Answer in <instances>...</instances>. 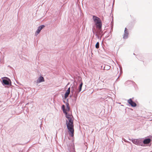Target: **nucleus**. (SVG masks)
I'll use <instances>...</instances> for the list:
<instances>
[{"label":"nucleus","mask_w":152,"mask_h":152,"mask_svg":"<svg viewBox=\"0 0 152 152\" xmlns=\"http://www.w3.org/2000/svg\"><path fill=\"white\" fill-rule=\"evenodd\" d=\"M45 27V26L44 25H42L40 26H39L37 31L36 34L37 33V34H39L41 30Z\"/></svg>","instance_id":"5"},{"label":"nucleus","mask_w":152,"mask_h":152,"mask_svg":"<svg viewBox=\"0 0 152 152\" xmlns=\"http://www.w3.org/2000/svg\"><path fill=\"white\" fill-rule=\"evenodd\" d=\"M93 19L96 25L97 29L96 34L98 35H100L102 33V24L101 20L100 18L94 15L93 16Z\"/></svg>","instance_id":"1"},{"label":"nucleus","mask_w":152,"mask_h":152,"mask_svg":"<svg viewBox=\"0 0 152 152\" xmlns=\"http://www.w3.org/2000/svg\"><path fill=\"white\" fill-rule=\"evenodd\" d=\"M45 80L44 77L42 76L40 77L37 81V83H38L42 82H44Z\"/></svg>","instance_id":"4"},{"label":"nucleus","mask_w":152,"mask_h":152,"mask_svg":"<svg viewBox=\"0 0 152 152\" xmlns=\"http://www.w3.org/2000/svg\"><path fill=\"white\" fill-rule=\"evenodd\" d=\"M128 102L130 104H136L133 102L131 99L128 100Z\"/></svg>","instance_id":"7"},{"label":"nucleus","mask_w":152,"mask_h":152,"mask_svg":"<svg viewBox=\"0 0 152 152\" xmlns=\"http://www.w3.org/2000/svg\"><path fill=\"white\" fill-rule=\"evenodd\" d=\"M110 68V66L108 65L105 66L104 67V69L108 70Z\"/></svg>","instance_id":"9"},{"label":"nucleus","mask_w":152,"mask_h":152,"mask_svg":"<svg viewBox=\"0 0 152 152\" xmlns=\"http://www.w3.org/2000/svg\"><path fill=\"white\" fill-rule=\"evenodd\" d=\"M96 48L97 49H98L99 48V43L98 42H97L95 45Z\"/></svg>","instance_id":"10"},{"label":"nucleus","mask_w":152,"mask_h":152,"mask_svg":"<svg viewBox=\"0 0 152 152\" xmlns=\"http://www.w3.org/2000/svg\"><path fill=\"white\" fill-rule=\"evenodd\" d=\"M83 85V83L81 82V83L80 85L78 87V90H77V91H75L74 94V89L73 88L72 90H71V93H72L74 95V96L75 97L77 96L79 93L81 91Z\"/></svg>","instance_id":"2"},{"label":"nucleus","mask_w":152,"mask_h":152,"mask_svg":"<svg viewBox=\"0 0 152 152\" xmlns=\"http://www.w3.org/2000/svg\"><path fill=\"white\" fill-rule=\"evenodd\" d=\"M3 82L4 84L6 85H8L9 84V82L7 80L4 79L3 80Z\"/></svg>","instance_id":"8"},{"label":"nucleus","mask_w":152,"mask_h":152,"mask_svg":"<svg viewBox=\"0 0 152 152\" xmlns=\"http://www.w3.org/2000/svg\"><path fill=\"white\" fill-rule=\"evenodd\" d=\"M70 93V88H69L66 91L64 95V97L66 98L68 96Z\"/></svg>","instance_id":"6"},{"label":"nucleus","mask_w":152,"mask_h":152,"mask_svg":"<svg viewBox=\"0 0 152 152\" xmlns=\"http://www.w3.org/2000/svg\"><path fill=\"white\" fill-rule=\"evenodd\" d=\"M129 35V33L126 28H125L124 30V34L123 37L124 39H126L127 38Z\"/></svg>","instance_id":"3"}]
</instances>
